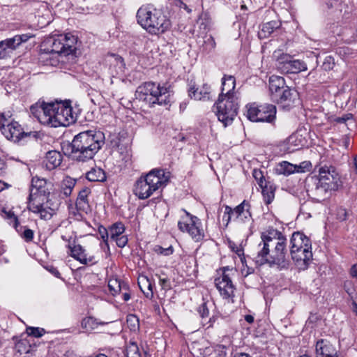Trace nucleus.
Segmentation results:
<instances>
[{"mask_svg":"<svg viewBox=\"0 0 357 357\" xmlns=\"http://www.w3.org/2000/svg\"><path fill=\"white\" fill-rule=\"evenodd\" d=\"M287 241L285 236L277 229H270L262 232L253 257L255 264L258 266L267 264L271 268L275 266L279 270L287 269L290 261Z\"/></svg>","mask_w":357,"mask_h":357,"instance_id":"obj_1","label":"nucleus"},{"mask_svg":"<svg viewBox=\"0 0 357 357\" xmlns=\"http://www.w3.org/2000/svg\"><path fill=\"white\" fill-rule=\"evenodd\" d=\"M105 144L104 133L98 130H86L75 135L68 145L69 157L74 161L87 162L92 160Z\"/></svg>","mask_w":357,"mask_h":357,"instance_id":"obj_2","label":"nucleus"},{"mask_svg":"<svg viewBox=\"0 0 357 357\" xmlns=\"http://www.w3.org/2000/svg\"><path fill=\"white\" fill-rule=\"evenodd\" d=\"M172 96L173 91L167 83L160 84L153 82L142 84L135 92L136 98L150 107H154L156 105H169Z\"/></svg>","mask_w":357,"mask_h":357,"instance_id":"obj_3","label":"nucleus"},{"mask_svg":"<svg viewBox=\"0 0 357 357\" xmlns=\"http://www.w3.org/2000/svg\"><path fill=\"white\" fill-rule=\"evenodd\" d=\"M136 17L138 24L151 34L163 33L171 27V22L163 12L149 5L141 6Z\"/></svg>","mask_w":357,"mask_h":357,"instance_id":"obj_4","label":"nucleus"},{"mask_svg":"<svg viewBox=\"0 0 357 357\" xmlns=\"http://www.w3.org/2000/svg\"><path fill=\"white\" fill-rule=\"evenodd\" d=\"M290 254L299 269L307 268L312 259L311 241L301 232H294L290 240Z\"/></svg>","mask_w":357,"mask_h":357,"instance_id":"obj_5","label":"nucleus"},{"mask_svg":"<svg viewBox=\"0 0 357 357\" xmlns=\"http://www.w3.org/2000/svg\"><path fill=\"white\" fill-rule=\"evenodd\" d=\"M169 178L162 169H154L145 176H141L135 183L134 193L140 199H145L162 186L166 185Z\"/></svg>","mask_w":357,"mask_h":357,"instance_id":"obj_6","label":"nucleus"},{"mask_svg":"<svg viewBox=\"0 0 357 357\" xmlns=\"http://www.w3.org/2000/svg\"><path fill=\"white\" fill-rule=\"evenodd\" d=\"M318 182L313 194L317 199L326 197L328 192L337 190L340 183V175L335 167L332 165L321 166L319 167Z\"/></svg>","mask_w":357,"mask_h":357,"instance_id":"obj_7","label":"nucleus"},{"mask_svg":"<svg viewBox=\"0 0 357 357\" xmlns=\"http://www.w3.org/2000/svg\"><path fill=\"white\" fill-rule=\"evenodd\" d=\"M215 112L220 121L224 126L231 124L238 114V102L236 96L223 97L219 96L218 101L214 105Z\"/></svg>","mask_w":357,"mask_h":357,"instance_id":"obj_8","label":"nucleus"},{"mask_svg":"<svg viewBox=\"0 0 357 357\" xmlns=\"http://www.w3.org/2000/svg\"><path fill=\"white\" fill-rule=\"evenodd\" d=\"M77 38L69 33L52 36L46 42L51 45V47L47 48V50L50 53L58 54L60 56L70 55L73 56L77 50Z\"/></svg>","mask_w":357,"mask_h":357,"instance_id":"obj_9","label":"nucleus"},{"mask_svg":"<svg viewBox=\"0 0 357 357\" xmlns=\"http://www.w3.org/2000/svg\"><path fill=\"white\" fill-rule=\"evenodd\" d=\"M247 107V117L254 122L273 123L275 119L276 107L271 104L257 105L249 104Z\"/></svg>","mask_w":357,"mask_h":357,"instance_id":"obj_10","label":"nucleus"},{"mask_svg":"<svg viewBox=\"0 0 357 357\" xmlns=\"http://www.w3.org/2000/svg\"><path fill=\"white\" fill-rule=\"evenodd\" d=\"M183 211L185 212V216L178 221V229L183 232H187L195 242L202 241L204 238V231L202 227L201 220L185 209H183Z\"/></svg>","mask_w":357,"mask_h":357,"instance_id":"obj_11","label":"nucleus"},{"mask_svg":"<svg viewBox=\"0 0 357 357\" xmlns=\"http://www.w3.org/2000/svg\"><path fill=\"white\" fill-rule=\"evenodd\" d=\"M54 102L38 101L30 107L32 116L41 124L52 127Z\"/></svg>","mask_w":357,"mask_h":357,"instance_id":"obj_12","label":"nucleus"},{"mask_svg":"<svg viewBox=\"0 0 357 357\" xmlns=\"http://www.w3.org/2000/svg\"><path fill=\"white\" fill-rule=\"evenodd\" d=\"M75 121L73 109L68 102H54L52 128L66 127Z\"/></svg>","mask_w":357,"mask_h":357,"instance_id":"obj_13","label":"nucleus"},{"mask_svg":"<svg viewBox=\"0 0 357 357\" xmlns=\"http://www.w3.org/2000/svg\"><path fill=\"white\" fill-rule=\"evenodd\" d=\"M250 205L244 200L241 204L232 209L230 206H225V211L223 219H226L227 222L231 220L238 223L248 222L251 220V213L250 212Z\"/></svg>","mask_w":357,"mask_h":357,"instance_id":"obj_14","label":"nucleus"},{"mask_svg":"<svg viewBox=\"0 0 357 357\" xmlns=\"http://www.w3.org/2000/svg\"><path fill=\"white\" fill-rule=\"evenodd\" d=\"M272 100L285 110H290L300 102L298 93L289 86L284 87V89L275 96Z\"/></svg>","mask_w":357,"mask_h":357,"instance_id":"obj_15","label":"nucleus"},{"mask_svg":"<svg viewBox=\"0 0 357 357\" xmlns=\"http://www.w3.org/2000/svg\"><path fill=\"white\" fill-rule=\"evenodd\" d=\"M50 192L47 188V181L44 178H40L37 176L32 178L30 187V193L28 201L33 199H48Z\"/></svg>","mask_w":357,"mask_h":357,"instance_id":"obj_16","label":"nucleus"},{"mask_svg":"<svg viewBox=\"0 0 357 357\" xmlns=\"http://www.w3.org/2000/svg\"><path fill=\"white\" fill-rule=\"evenodd\" d=\"M215 284L224 298L227 299L234 297L235 287L229 274L226 273V268H224L222 275L215 279Z\"/></svg>","mask_w":357,"mask_h":357,"instance_id":"obj_17","label":"nucleus"},{"mask_svg":"<svg viewBox=\"0 0 357 357\" xmlns=\"http://www.w3.org/2000/svg\"><path fill=\"white\" fill-rule=\"evenodd\" d=\"M47 201L48 199H43L28 201V209L34 213L39 214L42 220H50L54 214V210L47 206Z\"/></svg>","mask_w":357,"mask_h":357,"instance_id":"obj_18","label":"nucleus"},{"mask_svg":"<svg viewBox=\"0 0 357 357\" xmlns=\"http://www.w3.org/2000/svg\"><path fill=\"white\" fill-rule=\"evenodd\" d=\"M2 134L8 140L14 142H19L22 138L27 135V133L23 130L18 122L13 121L7 124L6 128L3 130Z\"/></svg>","mask_w":357,"mask_h":357,"instance_id":"obj_19","label":"nucleus"},{"mask_svg":"<svg viewBox=\"0 0 357 357\" xmlns=\"http://www.w3.org/2000/svg\"><path fill=\"white\" fill-rule=\"evenodd\" d=\"M68 247L70 252V255L81 264L86 265L89 263H93L94 257H87L85 250L80 245H71L69 242Z\"/></svg>","mask_w":357,"mask_h":357,"instance_id":"obj_20","label":"nucleus"},{"mask_svg":"<svg viewBox=\"0 0 357 357\" xmlns=\"http://www.w3.org/2000/svg\"><path fill=\"white\" fill-rule=\"evenodd\" d=\"M316 357H337L335 348L328 341L319 340L316 344Z\"/></svg>","mask_w":357,"mask_h":357,"instance_id":"obj_21","label":"nucleus"},{"mask_svg":"<svg viewBox=\"0 0 357 357\" xmlns=\"http://www.w3.org/2000/svg\"><path fill=\"white\" fill-rule=\"evenodd\" d=\"M188 94L191 98L196 100H208L211 99V86L207 84H203L200 88L195 86H190L188 89Z\"/></svg>","mask_w":357,"mask_h":357,"instance_id":"obj_22","label":"nucleus"},{"mask_svg":"<svg viewBox=\"0 0 357 357\" xmlns=\"http://www.w3.org/2000/svg\"><path fill=\"white\" fill-rule=\"evenodd\" d=\"M109 71L113 77L121 75L124 73L125 63L123 59L116 54H112L109 56Z\"/></svg>","mask_w":357,"mask_h":357,"instance_id":"obj_23","label":"nucleus"},{"mask_svg":"<svg viewBox=\"0 0 357 357\" xmlns=\"http://www.w3.org/2000/svg\"><path fill=\"white\" fill-rule=\"evenodd\" d=\"M61 154L56 151H50L43 162V166L47 170H53L59 167L62 161Z\"/></svg>","mask_w":357,"mask_h":357,"instance_id":"obj_24","label":"nucleus"},{"mask_svg":"<svg viewBox=\"0 0 357 357\" xmlns=\"http://www.w3.org/2000/svg\"><path fill=\"white\" fill-rule=\"evenodd\" d=\"M287 86L283 77L277 75L271 76L269 78V90L271 100Z\"/></svg>","mask_w":357,"mask_h":357,"instance_id":"obj_25","label":"nucleus"},{"mask_svg":"<svg viewBox=\"0 0 357 357\" xmlns=\"http://www.w3.org/2000/svg\"><path fill=\"white\" fill-rule=\"evenodd\" d=\"M236 79L234 76L225 75L222 79V89L220 96L223 97H229L235 96L233 91L235 89Z\"/></svg>","mask_w":357,"mask_h":357,"instance_id":"obj_26","label":"nucleus"},{"mask_svg":"<svg viewBox=\"0 0 357 357\" xmlns=\"http://www.w3.org/2000/svg\"><path fill=\"white\" fill-rule=\"evenodd\" d=\"M90 189L84 188L79 192L77 200L76 208L79 211L87 213L90 210V206L88 201V196L90 194Z\"/></svg>","mask_w":357,"mask_h":357,"instance_id":"obj_27","label":"nucleus"},{"mask_svg":"<svg viewBox=\"0 0 357 357\" xmlns=\"http://www.w3.org/2000/svg\"><path fill=\"white\" fill-rule=\"evenodd\" d=\"M276 172L279 174L289 175L295 172H302L301 166L294 165L287 161L280 163L276 167Z\"/></svg>","mask_w":357,"mask_h":357,"instance_id":"obj_28","label":"nucleus"},{"mask_svg":"<svg viewBox=\"0 0 357 357\" xmlns=\"http://www.w3.org/2000/svg\"><path fill=\"white\" fill-rule=\"evenodd\" d=\"M307 64L301 60L294 59L292 56L289 64L287 66V69L282 73H298L302 71L307 70Z\"/></svg>","mask_w":357,"mask_h":357,"instance_id":"obj_29","label":"nucleus"},{"mask_svg":"<svg viewBox=\"0 0 357 357\" xmlns=\"http://www.w3.org/2000/svg\"><path fill=\"white\" fill-rule=\"evenodd\" d=\"M108 287L112 296H116L122 291L128 289V284L116 278L110 279L108 282Z\"/></svg>","mask_w":357,"mask_h":357,"instance_id":"obj_30","label":"nucleus"},{"mask_svg":"<svg viewBox=\"0 0 357 357\" xmlns=\"http://www.w3.org/2000/svg\"><path fill=\"white\" fill-rule=\"evenodd\" d=\"M86 178L92 182H103L106 181V174L102 169L94 167L86 173Z\"/></svg>","mask_w":357,"mask_h":357,"instance_id":"obj_31","label":"nucleus"},{"mask_svg":"<svg viewBox=\"0 0 357 357\" xmlns=\"http://www.w3.org/2000/svg\"><path fill=\"white\" fill-rule=\"evenodd\" d=\"M280 22L276 20L270 21L263 24L259 33V36L261 38H266L269 36L275 29H277L280 26Z\"/></svg>","mask_w":357,"mask_h":357,"instance_id":"obj_32","label":"nucleus"},{"mask_svg":"<svg viewBox=\"0 0 357 357\" xmlns=\"http://www.w3.org/2000/svg\"><path fill=\"white\" fill-rule=\"evenodd\" d=\"M275 56L277 57V68L283 73V71L287 69V66L289 64L292 56L289 54L281 53L278 55L275 54Z\"/></svg>","mask_w":357,"mask_h":357,"instance_id":"obj_33","label":"nucleus"},{"mask_svg":"<svg viewBox=\"0 0 357 357\" xmlns=\"http://www.w3.org/2000/svg\"><path fill=\"white\" fill-rule=\"evenodd\" d=\"M138 284L146 298H151L153 297V285L146 277L139 280Z\"/></svg>","mask_w":357,"mask_h":357,"instance_id":"obj_34","label":"nucleus"},{"mask_svg":"<svg viewBox=\"0 0 357 357\" xmlns=\"http://www.w3.org/2000/svg\"><path fill=\"white\" fill-rule=\"evenodd\" d=\"M264 202L266 204H271L275 197V188L271 185L266 183L261 187Z\"/></svg>","mask_w":357,"mask_h":357,"instance_id":"obj_35","label":"nucleus"},{"mask_svg":"<svg viewBox=\"0 0 357 357\" xmlns=\"http://www.w3.org/2000/svg\"><path fill=\"white\" fill-rule=\"evenodd\" d=\"M58 56H60L58 54H53L50 53V52L47 50V52L41 54L40 59L45 63V65L55 66L59 63Z\"/></svg>","mask_w":357,"mask_h":357,"instance_id":"obj_36","label":"nucleus"},{"mask_svg":"<svg viewBox=\"0 0 357 357\" xmlns=\"http://www.w3.org/2000/svg\"><path fill=\"white\" fill-rule=\"evenodd\" d=\"M216 47V43L214 38L209 35L206 36L204 38L203 44L202 46V51L206 54L212 52Z\"/></svg>","mask_w":357,"mask_h":357,"instance_id":"obj_37","label":"nucleus"},{"mask_svg":"<svg viewBox=\"0 0 357 357\" xmlns=\"http://www.w3.org/2000/svg\"><path fill=\"white\" fill-rule=\"evenodd\" d=\"M125 231V227L124 225L121 222H118L114 224H113L109 227V236L112 240L121 236L123 233Z\"/></svg>","mask_w":357,"mask_h":357,"instance_id":"obj_38","label":"nucleus"},{"mask_svg":"<svg viewBox=\"0 0 357 357\" xmlns=\"http://www.w3.org/2000/svg\"><path fill=\"white\" fill-rule=\"evenodd\" d=\"M305 142V139L303 138L302 137V135H300L298 132L292 134L287 139V143L289 145H293L296 147H298V149L300 146H303Z\"/></svg>","mask_w":357,"mask_h":357,"instance_id":"obj_39","label":"nucleus"},{"mask_svg":"<svg viewBox=\"0 0 357 357\" xmlns=\"http://www.w3.org/2000/svg\"><path fill=\"white\" fill-rule=\"evenodd\" d=\"M99 324H102L98 323L96 319L91 317L84 318L82 321V327L86 331H92L96 329Z\"/></svg>","mask_w":357,"mask_h":357,"instance_id":"obj_40","label":"nucleus"},{"mask_svg":"<svg viewBox=\"0 0 357 357\" xmlns=\"http://www.w3.org/2000/svg\"><path fill=\"white\" fill-rule=\"evenodd\" d=\"M127 357H142L139 347L135 342L130 341L126 347Z\"/></svg>","mask_w":357,"mask_h":357,"instance_id":"obj_41","label":"nucleus"},{"mask_svg":"<svg viewBox=\"0 0 357 357\" xmlns=\"http://www.w3.org/2000/svg\"><path fill=\"white\" fill-rule=\"evenodd\" d=\"M18 229L20 230V232H18L21 237L26 242H30L33 240V231L24 227H20V229L18 228Z\"/></svg>","mask_w":357,"mask_h":357,"instance_id":"obj_42","label":"nucleus"},{"mask_svg":"<svg viewBox=\"0 0 357 357\" xmlns=\"http://www.w3.org/2000/svg\"><path fill=\"white\" fill-rule=\"evenodd\" d=\"M127 324L130 331H136L139 328V319L134 314H130L127 317Z\"/></svg>","mask_w":357,"mask_h":357,"instance_id":"obj_43","label":"nucleus"},{"mask_svg":"<svg viewBox=\"0 0 357 357\" xmlns=\"http://www.w3.org/2000/svg\"><path fill=\"white\" fill-rule=\"evenodd\" d=\"M209 303L204 302L198 307L197 311L202 318V321H206L209 316Z\"/></svg>","mask_w":357,"mask_h":357,"instance_id":"obj_44","label":"nucleus"},{"mask_svg":"<svg viewBox=\"0 0 357 357\" xmlns=\"http://www.w3.org/2000/svg\"><path fill=\"white\" fill-rule=\"evenodd\" d=\"M3 42L4 43L6 47H7V49L10 50V53H12L13 50H15L17 47L20 46L18 40L15 36L13 38H7L3 40Z\"/></svg>","mask_w":357,"mask_h":357,"instance_id":"obj_45","label":"nucleus"},{"mask_svg":"<svg viewBox=\"0 0 357 357\" xmlns=\"http://www.w3.org/2000/svg\"><path fill=\"white\" fill-rule=\"evenodd\" d=\"M11 114L8 112L7 113L3 112L0 114V130L3 132V130L6 128L7 124L10 123L9 119L11 117Z\"/></svg>","mask_w":357,"mask_h":357,"instance_id":"obj_46","label":"nucleus"},{"mask_svg":"<svg viewBox=\"0 0 357 357\" xmlns=\"http://www.w3.org/2000/svg\"><path fill=\"white\" fill-rule=\"evenodd\" d=\"M26 333L30 336L40 337L45 334V331L40 328L28 327L26 328Z\"/></svg>","mask_w":357,"mask_h":357,"instance_id":"obj_47","label":"nucleus"},{"mask_svg":"<svg viewBox=\"0 0 357 357\" xmlns=\"http://www.w3.org/2000/svg\"><path fill=\"white\" fill-rule=\"evenodd\" d=\"M252 175L260 187H263V185L266 183L261 171L259 169H254Z\"/></svg>","mask_w":357,"mask_h":357,"instance_id":"obj_48","label":"nucleus"},{"mask_svg":"<svg viewBox=\"0 0 357 357\" xmlns=\"http://www.w3.org/2000/svg\"><path fill=\"white\" fill-rule=\"evenodd\" d=\"M158 278L159 284L160 285L162 289L167 291L171 289V282L168 278L159 275Z\"/></svg>","mask_w":357,"mask_h":357,"instance_id":"obj_49","label":"nucleus"},{"mask_svg":"<svg viewBox=\"0 0 357 357\" xmlns=\"http://www.w3.org/2000/svg\"><path fill=\"white\" fill-rule=\"evenodd\" d=\"M6 218L9 220H10V223H13V227L15 228L17 232H20V230L18 229L19 227V222L17 216L14 214L13 212L9 211L8 213H6Z\"/></svg>","mask_w":357,"mask_h":357,"instance_id":"obj_50","label":"nucleus"},{"mask_svg":"<svg viewBox=\"0 0 357 357\" xmlns=\"http://www.w3.org/2000/svg\"><path fill=\"white\" fill-rule=\"evenodd\" d=\"M98 233L100 236V238L103 240L105 243L107 245L108 238L109 236V229L107 230L103 226H100L98 228Z\"/></svg>","mask_w":357,"mask_h":357,"instance_id":"obj_51","label":"nucleus"},{"mask_svg":"<svg viewBox=\"0 0 357 357\" xmlns=\"http://www.w3.org/2000/svg\"><path fill=\"white\" fill-rule=\"evenodd\" d=\"M27 342L25 341H20L16 344L15 348L20 354H26L29 351V349L26 347Z\"/></svg>","mask_w":357,"mask_h":357,"instance_id":"obj_52","label":"nucleus"},{"mask_svg":"<svg viewBox=\"0 0 357 357\" xmlns=\"http://www.w3.org/2000/svg\"><path fill=\"white\" fill-rule=\"evenodd\" d=\"M226 349V347L224 345H217L214 349L215 357H225L227 355Z\"/></svg>","mask_w":357,"mask_h":357,"instance_id":"obj_53","label":"nucleus"},{"mask_svg":"<svg viewBox=\"0 0 357 357\" xmlns=\"http://www.w3.org/2000/svg\"><path fill=\"white\" fill-rule=\"evenodd\" d=\"M0 53L1 59H3L10 56V50L6 47V45L3 40L0 42Z\"/></svg>","mask_w":357,"mask_h":357,"instance_id":"obj_54","label":"nucleus"},{"mask_svg":"<svg viewBox=\"0 0 357 357\" xmlns=\"http://www.w3.org/2000/svg\"><path fill=\"white\" fill-rule=\"evenodd\" d=\"M113 241H116L117 246L119 248H123L128 243V238L126 236H123V235H121V236L113 239Z\"/></svg>","mask_w":357,"mask_h":357,"instance_id":"obj_55","label":"nucleus"},{"mask_svg":"<svg viewBox=\"0 0 357 357\" xmlns=\"http://www.w3.org/2000/svg\"><path fill=\"white\" fill-rule=\"evenodd\" d=\"M76 183V181L70 177H66L62 183V186L73 189Z\"/></svg>","mask_w":357,"mask_h":357,"instance_id":"obj_56","label":"nucleus"},{"mask_svg":"<svg viewBox=\"0 0 357 357\" xmlns=\"http://www.w3.org/2000/svg\"><path fill=\"white\" fill-rule=\"evenodd\" d=\"M347 211L344 208H339L337 211V218L340 221H344L347 218Z\"/></svg>","mask_w":357,"mask_h":357,"instance_id":"obj_57","label":"nucleus"},{"mask_svg":"<svg viewBox=\"0 0 357 357\" xmlns=\"http://www.w3.org/2000/svg\"><path fill=\"white\" fill-rule=\"evenodd\" d=\"M344 289L346 291V292L349 295L352 296L354 289V285L351 281L347 280L344 283Z\"/></svg>","mask_w":357,"mask_h":357,"instance_id":"obj_58","label":"nucleus"},{"mask_svg":"<svg viewBox=\"0 0 357 357\" xmlns=\"http://www.w3.org/2000/svg\"><path fill=\"white\" fill-rule=\"evenodd\" d=\"M353 119V114H347L343 115L341 117H337L335 119V121L337 123H346V122L349 120H351Z\"/></svg>","mask_w":357,"mask_h":357,"instance_id":"obj_59","label":"nucleus"},{"mask_svg":"<svg viewBox=\"0 0 357 357\" xmlns=\"http://www.w3.org/2000/svg\"><path fill=\"white\" fill-rule=\"evenodd\" d=\"M334 64L333 59L328 56L326 58L325 61L323 63V67L325 70H331L333 68Z\"/></svg>","mask_w":357,"mask_h":357,"instance_id":"obj_60","label":"nucleus"},{"mask_svg":"<svg viewBox=\"0 0 357 357\" xmlns=\"http://www.w3.org/2000/svg\"><path fill=\"white\" fill-rule=\"evenodd\" d=\"M15 36L18 40L19 45H20L22 43L28 41L33 36L30 33H25L22 35H16Z\"/></svg>","mask_w":357,"mask_h":357,"instance_id":"obj_61","label":"nucleus"},{"mask_svg":"<svg viewBox=\"0 0 357 357\" xmlns=\"http://www.w3.org/2000/svg\"><path fill=\"white\" fill-rule=\"evenodd\" d=\"M217 317L215 316H212L208 319V321H202V324L203 326H206L207 328L213 327V324L215 322Z\"/></svg>","mask_w":357,"mask_h":357,"instance_id":"obj_62","label":"nucleus"},{"mask_svg":"<svg viewBox=\"0 0 357 357\" xmlns=\"http://www.w3.org/2000/svg\"><path fill=\"white\" fill-rule=\"evenodd\" d=\"M47 270L52 274L54 275L55 277L59 278L61 277V274L59 273V271L57 270L56 268L54 267V266H50L47 268Z\"/></svg>","mask_w":357,"mask_h":357,"instance_id":"obj_63","label":"nucleus"},{"mask_svg":"<svg viewBox=\"0 0 357 357\" xmlns=\"http://www.w3.org/2000/svg\"><path fill=\"white\" fill-rule=\"evenodd\" d=\"M351 277L357 278V265L354 264L351 266L350 270Z\"/></svg>","mask_w":357,"mask_h":357,"instance_id":"obj_64","label":"nucleus"}]
</instances>
